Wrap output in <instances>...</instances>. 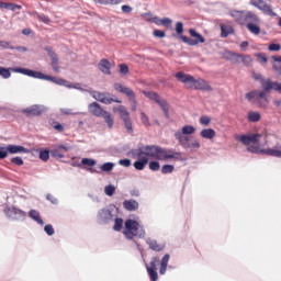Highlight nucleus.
<instances>
[{"instance_id": "f257e3e1", "label": "nucleus", "mask_w": 281, "mask_h": 281, "mask_svg": "<svg viewBox=\"0 0 281 281\" xmlns=\"http://www.w3.org/2000/svg\"><path fill=\"white\" fill-rule=\"evenodd\" d=\"M127 157L137 159L133 164L135 170H144L148 166L149 157L158 161H168V159H181V153L157 145H147L127 151Z\"/></svg>"}, {"instance_id": "f03ea898", "label": "nucleus", "mask_w": 281, "mask_h": 281, "mask_svg": "<svg viewBox=\"0 0 281 281\" xmlns=\"http://www.w3.org/2000/svg\"><path fill=\"white\" fill-rule=\"evenodd\" d=\"M123 235L126 240H135V238H145L146 229L140 225L139 222L128 218L125 221V228Z\"/></svg>"}, {"instance_id": "7ed1b4c3", "label": "nucleus", "mask_w": 281, "mask_h": 281, "mask_svg": "<svg viewBox=\"0 0 281 281\" xmlns=\"http://www.w3.org/2000/svg\"><path fill=\"white\" fill-rule=\"evenodd\" d=\"M3 213L10 221H25L27 218V213L14 205H5Z\"/></svg>"}, {"instance_id": "20e7f679", "label": "nucleus", "mask_w": 281, "mask_h": 281, "mask_svg": "<svg viewBox=\"0 0 281 281\" xmlns=\"http://www.w3.org/2000/svg\"><path fill=\"white\" fill-rule=\"evenodd\" d=\"M189 34H190V36H192L195 40L190 38L186 35H180L177 38H180V41H182V43H186V45H189L190 47H195V45H199V43H205V37H203V35H201L199 32H196V30L190 29Z\"/></svg>"}, {"instance_id": "39448f33", "label": "nucleus", "mask_w": 281, "mask_h": 281, "mask_svg": "<svg viewBox=\"0 0 281 281\" xmlns=\"http://www.w3.org/2000/svg\"><path fill=\"white\" fill-rule=\"evenodd\" d=\"M145 98H148L149 100H154V102L156 104H159V106L162 109L164 113H165V117H170V113L168 111V102H166V100L161 99V97H159L157 94V92H153V91H143Z\"/></svg>"}, {"instance_id": "423d86ee", "label": "nucleus", "mask_w": 281, "mask_h": 281, "mask_svg": "<svg viewBox=\"0 0 281 281\" xmlns=\"http://www.w3.org/2000/svg\"><path fill=\"white\" fill-rule=\"evenodd\" d=\"M113 221V207H103L97 213V222L99 225H109Z\"/></svg>"}, {"instance_id": "0eeeda50", "label": "nucleus", "mask_w": 281, "mask_h": 281, "mask_svg": "<svg viewBox=\"0 0 281 281\" xmlns=\"http://www.w3.org/2000/svg\"><path fill=\"white\" fill-rule=\"evenodd\" d=\"M69 150H71V145L68 143L57 144L50 149V156L54 159H65V153H69Z\"/></svg>"}, {"instance_id": "6e6552de", "label": "nucleus", "mask_w": 281, "mask_h": 281, "mask_svg": "<svg viewBox=\"0 0 281 281\" xmlns=\"http://www.w3.org/2000/svg\"><path fill=\"white\" fill-rule=\"evenodd\" d=\"M260 137H262V134L235 135V139L244 144V146H251V144H258L260 142Z\"/></svg>"}, {"instance_id": "1a4fd4ad", "label": "nucleus", "mask_w": 281, "mask_h": 281, "mask_svg": "<svg viewBox=\"0 0 281 281\" xmlns=\"http://www.w3.org/2000/svg\"><path fill=\"white\" fill-rule=\"evenodd\" d=\"M250 5H254V8H257V10H260L267 16H278V14L273 12L271 5L267 4L265 0H251Z\"/></svg>"}, {"instance_id": "9d476101", "label": "nucleus", "mask_w": 281, "mask_h": 281, "mask_svg": "<svg viewBox=\"0 0 281 281\" xmlns=\"http://www.w3.org/2000/svg\"><path fill=\"white\" fill-rule=\"evenodd\" d=\"M178 142L180 146L184 148V150H199V148H201V143H199V140L192 136Z\"/></svg>"}, {"instance_id": "9b49d317", "label": "nucleus", "mask_w": 281, "mask_h": 281, "mask_svg": "<svg viewBox=\"0 0 281 281\" xmlns=\"http://www.w3.org/2000/svg\"><path fill=\"white\" fill-rule=\"evenodd\" d=\"M196 133V128L192 125H184L181 131L175 133V137L178 142H181L182 139H188L191 136Z\"/></svg>"}, {"instance_id": "f8f14e48", "label": "nucleus", "mask_w": 281, "mask_h": 281, "mask_svg": "<svg viewBox=\"0 0 281 281\" xmlns=\"http://www.w3.org/2000/svg\"><path fill=\"white\" fill-rule=\"evenodd\" d=\"M114 91H117V93H123V95H126L130 101L135 100V92L133 91V89L120 82L114 83Z\"/></svg>"}, {"instance_id": "ddd939ff", "label": "nucleus", "mask_w": 281, "mask_h": 281, "mask_svg": "<svg viewBox=\"0 0 281 281\" xmlns=\"http://www.w3.org/2000/svg\"><path fill=\"white\" fill-rule=\"evenodd\" d=\"M114 91H117V93H123V95H126L130 101L135 100V92L133 91V89L120 82L114 83Z\"/></svg>"}, {"instance_id": "4468645a", "label": "nucleus", "mask_w": 281, "mask_h": 281, "mask_svg": "<svg viewBox=\"0 0 281 281\" xmlns=\"http://www.w3.org/2000/svg\"><path fill=\"white\" fill-rule=\"evenodd\" d=\"M44 111H45V105L35 104L22 110V113L31 117V116L43 115Z\"/></svg>"}, {"instance_id": "2eb2a0df", "label": "nucleus", "mask_w": 281, "mask_h": 281, "mask_svg": "<svg viewBox=\"0 0 281 281\" xmlns=\"http://www.w3.org/2000/svg\"><path fill=\"white\" fill-rule=\"evenodd\" d=\"M175 78H177L178 82H182L187 87V89H190L192 87V82L194 80V77L192 75H188L183 71H179L175 75Z\"/></svg>"}, {"instance_id": "dca6fc26", "label": "nucleus", "mask_w": 281, "mask_h": 281, "mask_svg": "<svg viewBox=\"0 0 281 281\" xmlns=\"http://www.w3.org/2000/svg\"><path fill=\"white\" fill-rule=\"evenodd\" d=\"M190 89H196L199 91H212V86H210V83H207V81H205L204 79H194L193 77Z\"/></svg>"}, {"instance_id": "f3484780", "label": "nucleus", "mask_w": 281, "mask_h": 281, "mask_svg": "<svg viewBox=\"0 0 281 281\" xmlns=\"http://www.w3.org/2000/svg\"><path fill=\"white\" fill-rule=\"evenodd\" d=\"M88 111L91 113V115H94V117H102L105 113V110L102 109V105L98 102H92L88 105Z\"/></svg>"}, {"instance_id": "a211bd4d", "label": "nucleus", "mask_w": 281, "mask_h": 281, "mask_svg": "<svg viewBox=\"0 0 281 281\" xmlns=\"http://www.w3.org/2000/svg\"><path fill=\"white\" fill-rule=\"evenodd\" d=\"M238 58H241V63H244V65H251V57L249 55L243 56L237 53L228 52V60H232V63H238Z\"/></svg>"}, {"instance_id": "6ab92c4d", "label": "nucleus", "mask_w": 281, "mask_h": 281, "mask_svg": "<svg viewBox=\"0 0 281 281\" xmlns=\"http://www.w3.org/2000/svg\"><path fill=\"white\" fill-rule=\"evenodd\" d=\"M256 103L260 109H267V106H269V100L267 99V91L257 90Z\"/></svg>"}, {"instance_id": "aec40b11", "label": "nucleus", "mask_w": 281, "mask_h": 281, "mask_svg": "<svg viewBox=\"0 0 281 281\" xmlns=\"http://www.w3.org/2000/svg\"><path fill=\"white\" fill-rule=\"evenodd\" d=\"M9 155H23L30 153V149L21 145H8L7 146Z\"/></svg>"}, {"instance_id": "412c9836", "label": "nucleus", "mask_w": 281, "mask_h": 281, "mask_svg": "<svg viewBox=\"0 0 281 281\" xmlns=\"http://www.w3.org/2000/svg\"><path fill=\"white\" fill-rule=\"evenodd\" d=\"M98 69L105 76H111V61L106 58L101 59L98 64Z\"/></svg>"}, {"instance_id": "4be33fe9", "label": "nucleus", "mask_w": 281, "mask_h": 281, "mask_svg": "<svg viewBox=\"0 0 281 281\" xmlns=\"http://www.w3.org/2000/svg\"><path fill=\"white\" fill-rule=\"evenodd\" d=\"M123 207L124 210H126L127 212H137V210H139V202H137L136 200H125L123 202Z\"/></svg>"}, {"instance_id": "5701e85b", "label": "nucleus", "mask_w": 281, "mask_h": 281, "mask_svg": "<svg viewBox=\"0 0 281 281\" xmlns=\"http://www.w3.org/2000/svg\"><path fill=\"white\" fill-rule=\"evenodd\" d=\"M249 25V23L255 24V23H260V18H258V15H256V13L251 12V11H246L245 15H244V25Z\"/></svg>"}, {"instance_id": "b1692460", "label": "nucleus", "mask_w": 281, "mask_h": 281, "mask_svg": "<svg viewBox=\"0 0 281 281\" xmlns=\"http://www.w3.org/2000/svg\"><path fill=\"white\" fill-rule=\"evenodd\" d=\"M63 87H66L67 89H77V91H81L82 93H91V88H82V85L80 83H71L65 79V83Z\"/></svg>"}, {"instance_id": "393cba45", "label": "nucleus", "mask_w": 281, "mask_h": 281, "mask_svg": "<svg viewBox=\"0 0 281 281\" xmlns=\"http://www.w3.org/2000/svg\"><path fill=\"white\" fill-rule=\"evenodd\" d=\"M114 113H119L121 120H128L131 117V114L128 113V110H126V106L119 105L113 108Z\"/></svg>"}, {"instance_id": "a878e982", "label": "nucleus", "mask_w": 281, "mask_h": 281, "mask_svg": "<svg viewBox=\"0 0 281 281\" xmlns=\"http://www.w3.org/2000/svg\"><path fill=\"white\" fill-rule=\"evenodd\" d=\"M29 216L32 218V221L37 223V225H41V226L45 225V222L41 217V213L38 211L32 209L31 211H29Z\"/></svg>"}, {"instance_id": "bb28decb", "label": "nucleus", "mask_w": 281, "mask_h": 281, "mask_svg": "<svg viewBox=\"0 0 281 281\" xmlns=\"http://www.w3.org/2000/svg\"><path fill=\"white\" fill-rule=\"evenodd\" d=\"M245 14H246L245 11H233V12H231V16L233 19H235V21L237 23H239L240 25H245Z\"/></svg>"}, {"instance_id": "cd10ccee", "label": "nucleus", "mask_w": 281, "mask_h": 281, "mask_svg": "<svg viewBox=\"0 0 281 281\" xmlns=\"http://www.w3.org/2000/svg\"><path fill=\"white\" fill-rule=\"evenodd\" d=\"M146 243L148 244L149 249H151L153 251H164V245H159L157 243V239L147 238Z\"/></svg>"}, {"instance_id": "c85d7f7f", "label": "nucleus", "mask_w": 281, "mask_h": 281, "mask_svg": "<svg viewBox=\"0 0 281 281\" xmlns=\"http://www.w3.org/2000/svg\"><path fill=\"white\" fill-rule=\"evenodd\" d=\"M272 69L281 76V56L280 55H273L272 56Z\"/></svg>"}, {"instance_id": "c756f323", "label": "nucleus", "mask_w": 281, "mask_h": 281, "mask_svg": "<svg viewBox=\"0 0 281 281\" xmlns=\"http://www.w3.org/2000/svg\"><path fill=\"white\" fill-rule=\"evenodd\" d=\"M43 80H47L48 82H53L54 85H58L59 87H63L65 85V79L49 76V75H44Z\"/></svg>"}, {"instance_id": "7c9ffc66", "label": "nucleus", "mask_w": 281, "mask_h": 281, "mask_svg": "<svg viewBox=\"0 0 281 281\" xmlns=\"http://www.w3.org/2000/svg\"><path fill=\"white\" fill-rule=\"evenodd\" d=\"M262 155H268L269 157H278L281 159V149L278 148H268L261 150Z\"/></svg>"}, {"instance_id": "2f4dec72", "label": "nucleus", "mask_w": 281, "mask_h": 281, "mask_svg": "<svg viewBox=\"0 0 281 281\" xmlns=\"http://www.w3.org/2000/svg\"><path fill=\"white\" fill-rule=\"evenodd\" d=\"M200 135L204 139H214V137H216V131L212 128H205L201 131Z\"/></svg>"}, {"instance_id": "473e14b6", "label": "nucleus", "mask_w": 281, "mask_h": 281, "mask_svg": "<svg viewBox=\"0 0 281 281\" xmlns=\"http://www.w3.org/2000/svg\"><path fill=\"white\" fill-rule=\"evenodd\" d=\"M276 81H271V79L261 80V88L269 93V91L273 90Z\"/></svg>"}, {"instance_id": "72a5a7b5", "label": "nucleus", "mask_w": 281, "mask_h": 281, "mask_svg": "<svg viewBox=\"0 0 281 281\" xmlns=\"http://www.w3.org/2000/svg\"><path fill=\"white\" fill-rule=\"evenodd\" d=\"M45 50L47 52L52 63V67L56 66V65H59V61H58V55L56 53H54V50H52L49 47H46Z\"/></svg>"}, {"instance_id": "f704fd0d", "label": "nucleus", "mask_w": 281, "mask_h": 281, "mask_svg": "<svg viewBox=\"0 0 281 281\" xmlns=\"http://www.w3.org/2000/svg\"><path fill=\"white\" fill-rule=\"evenodd\" d=\"M153 23H156V25H165V27H168V25H172V20L170 18L165 19H158L157 16L153 18Z\"/></svg>"}, {"instance_id": "c9c22d12", "label": "nucleus", "mask_w": 281, "mask_h": 281, "mask_svg": "<svg viewBox=\"0 0 281 281\" xmlns=\"http://www.w3.org/2000/svg\"><path fill=\"white\" fill-rule=\"evenodd\" d=\"M247 30L250 32V34H255L258 36L260 34V23H255V24H246Z\"/></svg>"}, {"instance_id": "e433bc0d", "label": "nucleus", "mask_w": 281, "mask_h": 281, "mask_svg": "<svg viewBox=\"0 0 281 281\" xmlns=\"http://www.w3.org/2000/svg\"><path fill=\"white\" fill-rule=\"evenodd\" d=\"M90 93L92 98L97 100V102H102L104 100V97L109 95V92H100V91H91V90H90Z\"/></svg>"}, {"instance_id": "4c0bfd02", "label": "nucleus", "mask_w": 281, "mask_h": 281, "mask_svg": "<svg viewBox=\"0 0 281 281\" xmlns=\"http://www.w3.org/2000/svg\"><path fill=\"white\" fill-rule=\"evenodd\" d=\"M234 33V29H232L231 26L227 25H222L221 26V37L222 38H227V36H229V34Z\"/></svg>"}, {"instance_id": "58836bf2", "label": "nucleus", "mask_w": 281, "mask_h": 281, "mask_svg": "<svg viewBox=\"0 0 281 281\" xmlns=\"http://www.w3.org/2000/svg\"><path fill=\"white\" fill-rule=\"evenodd\" d=\"M111 93L105 94L103 97V101L101 102V104H113V102H116L117 104H122V101L120 99H113L110 98Z\"/></svg>"}, {"instance_id": "ea45409f", "label": "nucleus", "mask_w": 281, "mask_h": 281, "mask_svg": "<svg viewBox=\"0 0 281 281\" xmlns=\"http://www.w3.org/2000/svg\"><path fill=\"white\" fill-rule=\"evenodd\" d=\"M40 153V159L42 161H48L49 160V155H52V150L49 149H38Z\"/></svg>"}, {"instance_id": "a19ab883", "label": "nucleus", "mask_w": 281, "mask_h": 281, "mask_svg": "<svg viewBox=\"0 0 281 281\" xmlns=\"http://www.w3.org/2000/svg\"><path fill=\"white\" fill-rule=\"evenodd\" d=\"M101 117L104 119V122L108 124L109 128H113L114 121H113V116H111V113L105 111V113H103Z\"/></svg>"}, {"instance_id": "79ce46f5", "label": "nucleus", "mask_w": 281, "mask_h": 281, "mask_svg": "<svg viewBox=\"0 0 281 281\" xmlns=\"http://www.w3.org/2000/svg\"><path fill=\"white\" fill-rule=\"evenodd\" d=\"M122 227H124V220H122V217H116L113 226L114 232H122Z\"/></svg>"}, {"instance_id": "37998d69", "label": "nucleus", "mask_w": 281, "mask_h": 281, "mask_svg": "<svg viewBox=\"0 0 281 281\" xmlns=\"http://www.w3.org/2000/svg\"><path fill=\"white\" fill-rule=\"evenodd\" d=\"M113 168H115V164L113 162H104L103 165L100 166L102 172H111Z\"/></svg>"}, {"instance_id": "c03bdc74", "label": "nucleus", "mask_w": 281, "mask_h": 281, "mask_svg": "<svg viewBox=\"0 0 281 281\" xmlns=\"http://www.w3.org/2000/svg\"><path fill=\"white\" fill-rule=\"evenodd\" d=\"M260 112H250L248 113V122H260Z\"/></svg>"}, {"instance_id": "a18cd8bd", "label": "nucleus", "mask_w": 281, "mask_h": 281, "mask_svg": "<svg viewBox=\"0 0 281 281\" xmlns=\"http://www.w3.org/2000/svg\"><path fill=\"white\" fill-rule=\"evenodd\" d=\"M175 172V166L173 165H164L161 168L162 175H172Z\"/></svg>"}, {"instance_id": "49530a36", "label": "nucleus", "mask_w": 281, "mask_h": 281, "mask_svg": "<svg viewBox=\"0 0 281 281\" xmlns=\"http://www.w3.org/2000/svg\"><path fill=\"white\" fill-rule=\"evenodd\" d=\"M257 93L258 90H252L248 93H246V100H248V102H251L252 104L256 103V99H257Z\"/></svg>"}, {"instance_id": "de8ad7c7", "label": "nucleus", "mask_w": 281, "mask_h": 281, "mask_svg": "<svg viewBox=\"0 0 281 281\" xmlns=\"http://www.w3.org/2000/svg\"><path fill=\"white\" fill-rule=\"evenodd\" d=\"M256 58H257L258 63H260L261 65H267V63L269 60L267 58V54H265V53H257Z\"/></svg>"}, {"instance_id": "09e8293b", "label": "nucleus", "mask_w": 281, "mask_h": 281, "mask_svg": "<svg viewBox=\"0 0 281 281\" xmlns=\"http://www.w3.org/2000/svg\"><path fill=\"white\" fill-rule=\"evenodd\" d=\"M81 164H82V166H88L89 168H93V166H95L97 161H95V159H92V158H82Z\"/></svg>"}, {"instance_id": "8fccbe9b", "label": "nucleus", "mask_w": 281, "mask_h": 281, "mask_svg": "<svg viewBox=\"0 0 281 281\" xmlns=\"http://www.w3.org/2000/svg\"><path fill=\"white\" fill-rule=\"evenodd\" d=\"M247 150L248 153H254L255 155H262V149H260V146L248 145Z\"/></svg>"}, {"instance_id": "3c124183", "label": "nucleus", "mask_w": 281, "mask_h": 281, "mask_svg": "<svg viewBox=\"0 0 281 281\" xmlns=\"http://www.w3.org/2000/svg\"><path fill=\"white\" fill-rule=\"evenodd\" d=\"M0 76L1 78H4V80H8L12 76V72H10V69L0 67Z\"/></svg>"}, {"instance_id": "603ef678", "label": "nucleus", "mask_w": 281, "mask_h": 281, "mask_svg": "<svg viewBox=\"0 0 281 281\" xmlns=\"http://www.w3.org/2000/svg\"><path fill=\"white\" fill-rule=\"evenodd\" d=\"M161 168V165L157 160H153L149 162V170H153V172H158V170Z\"/></svg>"}, {"instance_id": "864d4df0", "label": "nucleus", "mask_w": 281, "mask_h": 281, "mask_svg": "<svg viewBox=\"0 0 281 281\" xmlns=\"http://www.w3.org/2000/svg\"><path fill=\"white\" fill-rule=\"evenodd\" d=\"M104 192L106 194V196H113V194H115V186L113 184H109L104 188Z\"/></svg>"}, {"instance_id": "5fc2aeb1", "label": "nucleus", "mask_w": 281, "mask_h": 281, "mask_svg": "<svg viewBox=\"0 0 281 281\" xmlns=\"http://www.w3.org/2000/svg\"><path fill=\"white\" fill-rule=\"evenodd\" d=\"M44 232L47 234V236H54V234H56V231L54 229V226L52 224L45 225Z\"/></svg>"}, {"instance_id": "6e6d98bb", "label": "nucleus", "mask_w": 281, "mask_h": 281, "mask_svg": "<svg viewBox=\"0 0 281 281\" xmlns=\"http://www.w3.org/2000/svg\"><path fill=\"white\" fill-rule=\"evenodd\" d=\"M210 122H212V119L207 115L200 117V124H202V126H210Z\"/></svg>"}, {"instance_id": "4d7b16f0", "label": "nucleus", "mask_w": 281, "mask_h": 281, "mask_svg": "<svg viewBox=\"0 0 281 281\" xmlns=\"http://www.w3.org/2000/svg\"><path fill=\"white\" fill-rule=\"evenodd\" d=\"M147 272H148V276L150 277V280H151V281H157V280H159V274L157 273L156 270L148 269Z\"/></svg>"}, {"instance_id": "13d9d810", "label": "nucleus", "mask_w": 281, "mask_h": 281, "mask_svg": "<svg viewBox=\"0 0 281 281\" xmlns=\"http://www.w3.org/2000/svg\"><path fill=\"white\" fill-rule=\"evenodd\" d=\"M119 69H120L121 76H126V74H128V71H130L128 65H126V64L119 65Z\"/></svg>"}, {"instance_id": "bf43d9fd", "label": "nucleus", "mask_w": 281, "mask_h": 281, "mask_svg": "<svg viewBox=\"0 0 281 281\" xmlns=\"http://www.w3.org/2000/svg\"><path fill=\"white\" fill-rule=\"evenodd\" d=\"M123 122H124L126 131L128 133H133V123L131 122V117L123 120Z\"/></svg>"}, {"instance_id": "052dcab7", "label": "nucleus", "mask_w": 281, "mask_h": 281, "mask_svg": "<svg viewBox=\"0 0 281 281\" xmlns=\"http://www.w3.org/2000/svg\"><path fill=\"white\" fill-rule=\"evenodd\" d=\"M176 33L178 34V36H183V22L176 23Z\"/></svg>"}, {"instance_id": "680f3d73", "label": "nucleus", "mask_w": 281, "mask_h": 281, "mask_svg": "<svg viewBox=\"0 0 281 281\" xmlns=\"http://www.w3.org/2000/svg\"><path fill=\"white\" fill-rule=\"evenodd\" d=\"M37 19L38 21H42V23H45L46 25L50 22L49 16L43 13H37Z\"/></svg>"}, {"instance_id": "e2e57ef3", "label": "nucleus", "mask_w": 281, "mask_h": 281, "mask_svg": "<svg viewBox=\"0 0 281 281\" xmlns=\"http://www.w3.org/2000/svg\"><path fill=\"white\" fill-rule=\"evenodd\" d=\"M11 164H14V166H23V158L20 156L11 158Z\"/></svg>"}, {"instance_id": "0e129e2a", "label": "nucleus", "mask_w": 281, "mask_h": 281, "mask_svg": "<svg viewBox=\"0 0 281 281\" xmlns=\"http://www.w3.org/2000/svg\"><path fill=\"white\" fill-rule=\"evenodd\" d=\"M153 35L156 37V38H166V32L161 31V30H155L153 32Z\"/></svg>"}, {"instance_id": "69168bd1", "label": "nucleus", "mask_w": 281, "mask_h": 281, "mask_svg": "<svg viewBox=\"0 0 281 281\" xmlns=\"http://www.w3.org/2000/svg\"><path fill=\"white\" fill-rule=\"evenodd\" d=\"M46 200H48L50 203H53V205H58V199L56 196L52 195V193L46 194Z\"/></svg>"}, {"instance_id": "338daca9", "label": "nucleus", "mask_w": 281, "mask_h": 281, "mask_svg": "<svg viewBox=\"0 0 281 281\" xmlns=\"http://www.w3.org/2000/svg\"><path fill=\"white\" fill-rule=\"evenodd\" d=\"M10 151H8V146L7 147H0V159H5Z\"/></svg>"}, {"instance_id": "774afa93", "label": "nucleus", "mask_w": 281, "mask_h": 281, "mask_svg": "<svg viewBox=\"0 0 281 281\" xmlns=\"http://www.w3.org/2000/svg\"><path fill=\"white\" fill-rule=\"evenodd\" d=\"M119 165L123 166L124 168H131V159L128 158L121 159L119 160Z\"/></svg>"}]
</instances>
